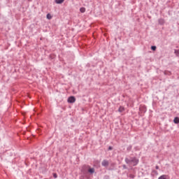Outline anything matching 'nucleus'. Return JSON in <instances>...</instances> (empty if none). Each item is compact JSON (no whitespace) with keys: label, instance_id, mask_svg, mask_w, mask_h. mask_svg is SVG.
I'll return each instance as SVG.
<instances>
[{"label":"nucleus","instance_id":"6","mask_svg":"<svg viewBox=\"0 0 179 179\" xmlns=\"http://www.w3.org/2000/svg\"><path fill=\"white\" fill-rule=\"evenodd\" d=\"M158 179H169V178L166 175H162Z\"/></svg>","mask_w":179,"mask_h":179},{"label":"nucleus","instance_id":"18","mask_svg":"<svg viewBox=\"0 0 179 179\" xmlns=\"http://www.w3.org/2000/svg\"><path fill=\"white\" fill-rule=\"evenodd\" d=\"M28 1H31V0H28Z\"/></svg>","mask_w":179,"mask_h":179},{"label":"nucleus","instance_id":"8","mask_svg":"<svg viewBox=\"0 0 179 179\" xmlns=\"http://www.w3.org/2000/svg\"><path fill=\"white\" fill-rule=\"evenodd\" d=\"M47 19H48L49 20H50V19H52V16H51V14L50 13L47 14Z\"/></svg>","mask_w":179,"mask_h":179},{"label":"nucleus","instance_id":"17","mask_svg":"<svg viewBox=\"0 0 179 179\" xmlns=\"http://www.w3.org/2000/svg\"><path fill=\"white\" fill-rule=\"evenodd\" d=\"M123 167L125 169V165H124V166H123Z\"/></svg>","mask_w":179,"mask_h":179},{"label":"nucleus","instance_id":"10","mask_svg":"<svg viewBox=\"0 0 179 179\" xmlns=\"http://www.w3.org/2000/svg\"><path fill=\"white\" fill-rule=\"evenodd\" d=\"M64 0H55L56 3H62Z\"/></svg>","mask_w":179,"mask_h":179},{"label":"nucleus","instance_id":"4","mask_svg":"<svg viewBox=\"0 0 179 179\" xmlns=\"http://www.w3.org/2000/svg\"><path fill=\"white\" fill-rule=\"evenodd\" d=\"M119 113H124L125 111V108L124 106H120L118 109Z\"/></svg>","mask_w":179,"mask_h":179},{"label":"nucleus","instance_id":"16","mask_svg":"<svg viewBox=\"0 0 179 179\" xmlns=\"http://www.w3.org/2000/svg\"><path fill=\"white\" fill-rule=\"evenodd\" d=\"M131 178H134V176L131 175L130 176Z\"/></svg>","mask_w":179,"mask_h":179},{"label":"nucleus","instance_id":"7","mask_svg":"<svg viewBox=\"0 0 179 179\" xmlns=\"http://www.w3.org/2000/svg\"><path fill=\"white\" fill-rule=\"evenodd\" d=\"M173 122L175 124H179V117H175Z\"/></svg>","mask_w":179,"mask_h":179},{"label":"nucleus","instance_id":"14","mask_svg":"<svg viewBox=\"0 0 179 179\" xmlns=\"http://www.w3.org/2000/svg\"><path fill=\"white\" fill-rule=\"evenodd\" d=\"M108 150H113V147L110 146V147L108 148Z\"/></svg>","mask_w":179,"mask_h":179},{"label":"nucleus","instance_id":"2","mask_svg":"<svg viewBox=\"0 0 179 179\" xmlns=\"http://www.w3.org/2000/svg\"><path fill=\"white\" fill-rule=\"evenodd\" d=\"M75 101H76V99L75 98V96H70L68 99V103H75Z\"/></svg>","mask_w":179,"mask_h":179},{"label":"nucleus","instance_id":"5","mask_svg":"<svg viewBox=\"0 0 179 179\" xmlns=\"http://www.w3.org/2000/svg\"><path fill=\"white\" fill-rule=\"evenodd\" d=\"M88 172H90V174H93V173H94V168H90L88 169Z\"/></svg>","mask_w":179,"mask_h":179},{"label":"nucleus","instance_id":"12","mask_svg":"<svg viewBox=\"0 0 179 179\" xmlns=\"http://www.w3.org/2000/svg\"><path fill=\"white\" fill-rule=\"evenodd\" d=\"M151 50H152V51H156V46H152Z\"/></svg>","mask_w":179,"mask_h":179},{"label":"nucleus","instance_id":"11","mask_svg":"<svg viewBox=\"0 0 179 179\" xmlns=\"http://www.w3.org/2000/svg\"><path fill=\"white\" fill-rule=\"evenodd\" d=\"M175 54L179 55V50H175Z\"/></svg>","mask_w":179,"mask_h":179},{"label":"nucleus","instance_id":"13","mask_svg":"<svg viewBox=\"0 0 179 179\" xmlns=\"http://www.w3.org/2000/svg\"><path fill=\"white\" fill-rule=\"evenodd\" d=\"M53 177H54V178H57V173H53Z\"/></svg>","mask_w":179,"mask_h":179},{"label":"nucleus","instance_id":"1","mask_svg":"<svg viewBox=\"0 0 179 179\" xmlns=\"http://www.w3.org/2000/svg\"><path fill=\"white\" fill-rule=\"evenodd\" d=\"M125 162L127 164H129V166H136L139 161L136 158H131L130 159L127 158Z\"/></svg>","mask_w":179,"mask_h":179},{"label":"nucleus","instance_id":"15","mask_svg":"<svg viewBox=\"0 0 179 179\" xmlns=\"http://www.w3.org/2000/svg\"><path fill=\"white\" fill-rule=\"evenodd\" d=\"M155 169H156L157 170H159V166H157L155 167Z\"/></svg>","mask_w":179,"mask_h":179},{"label":"nucleus","instance_id":"3","mask_svg":"<svg viewBox=\"0 0 179 179\" xmlns=\"http://www.w3.org/2000/svg\"><path fill=\"white\" fill-rule=\"evenodd\" d=\"M102 166H103L104 167H106L107 166H108V161L107 160H103L102 162Z\"/></svg>","mask_w":179,"mask_h":179},{"label":"nucleus","instance_id":"9","mask_svg":"<svg viewBox=\"0 0 179 179\" xmlns=\"http://www.w3.org/2000/svg\"><path fill=\"white\" fill-rule=\"evenodd\" d=\"M80 11L81 12V13H85V12L86 11V8H81L80 9Z\"/></svg>","mask_w":179,"mask_h":179}]
</instances>
